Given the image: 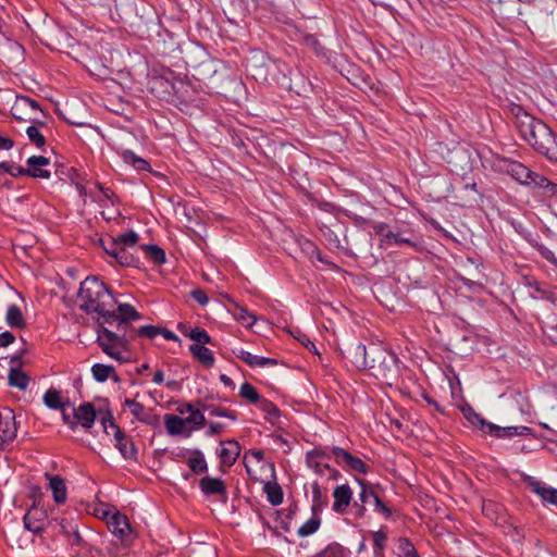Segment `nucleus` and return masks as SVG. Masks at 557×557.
<instances>
[{
    "mask_svg": "<svg viewBox=\"0 0 557 557\" xmlns=\"http://www.w3.org/2000/svg\"><path fill=\"white\" fill-rule=\"evenodd\" d=\"M79 309L87 314H97V323L103 321L122 325L125 321L140 319V314L129 304H117L107 285L96 276H88L81 283L77 295Z\"/></svg>",
    "mask_w": 557,
    "mask_h": 557,
    "instance_id": "nucleus-1",
    "label": "nucleus"
},
{
    "mask_svg": "<svg viewBox=\"0 0 557 557\" xmlns=\"http://www.w3.org/2000/svg\"><path fill=\"white\" fill-rule=\"evenodd\" d=\"M516 127L521 137L549 161L557 162V135L543 121L535 119L522 108L515 109Z\"/></svg>",
    "mask_w": 557,
    "mask_h": 557,
    "instance_id": "nucleus-2",
    "label": "nucleus"
},
{
    "mask_svg": "<svg viewBox=\"0 0 557 557\" xmlns=\"http://www.w3.org/2000/svg\"><path fill=\"white\" fill-rule=\"evenodd\" d=\"M129 322L125 321L122 325L117 323L109 325L101 321L97 326V343L104 354L120 362L128 360L125 354H127L126 331Z\"/></svg>",
    "mask_w": 557,
    "mask_h": 557,
    "instance_id": "nucleus-3",
    "label": "nucleus"
},
{
    "mask_svg": "<svg viewBox=\"0 0 557 557\" xmlns=\"http://www.w3.org/2000/svg\"><path fill=\"white\" fill-rule=\"evenodd\" d=\"M369 366L372 374L381 380H389L397 374V357L381 345L371 344L369 346Z\"/></svg>",
    "mask_w": 557,
    "mask_h": 557,
    "instance_id": "nucleus-4",
    "label": "nucleus"
},
{
    "mask_svg": "<svg viewBox=\"0 0 557 557\" xmlns=\"http://www.w3.org/2000/svg\"><path fill=\"white\" fill-rule=\"evenodd\" d=\"M11 114L17 121L35 124H42L41 117L46 116L39 103L27 96L15 97L11 107Z\"/></svg>",
    "mask_w": 557,
    "mask_h": 557,
    "instance_id": "nucleus-5",
    "label": "nucleus"
},
{
    "mask_svg": "<svg viewBox=\"0 0 557 557\" xmlns=\"http://www.w3.org/2000/svg\"><path fill=\"white\" fill-rule=\"evenodd\" d=\"M101 424L103 425L104 432L107 434H110V431H109L110 429L113 431V436L115 440V447L120 450L121 455L125 459H129V460L136 459L137 448H136L134 442L114 422L112 414L110 412H108L104 417H102Z\"/></svg>",
    "mask_w": 557,
    "mask_h": 557,
    "instance_id": "nucleus-6",
    "label": "nucleus"
},
{
    "mask_svg": "<svg viewBox=\"0 0 557 557\" xmlns=\"http://www.w3.org/2000/svg\"><path fill=\"white\" fill-rule=\"evenodd\" d=\"M281 62L270 59L261 51L252 52L247 59V67L257 79L268 81L269 76L274 78L271 72L274 69L281 71Z\"/></svg>",
    "mask_w": 557,
    "mask_h": 557,
    "instance_id": "nucleus-7",
    "label": "nucleus"
},
{
    "mask_svg": "<svg viewBox=\"0 0 557 557\" xmlns=\"http://www.w3.org/2000/svg\"><path fill=\"white\" fill-rule=\"evenodd\" d=\"M331 447L330 448H314L307 453L306 455V461L307 465L312 468L317 473L319 474H325V471L329 472V476L331 479L337 480L341 475L339 472L330 467L326 460L330 459Z\"/></svg>",
    "mask_w": 557,
    "mask_h": 557,
    "instance_id": "nucleus-8",
    "label": "nucleus"
},
{
    "mask_svg": "<svg viewBox=\"0 0 557 557\" xmlns=\"http://www.w3.org/2000/svg\"><path fill=\"white\" fill-rule=\"evenodd\" d=\"M503 169L516 181H518L521 184L524 185H535L536 181L541 178V175L531 171L529 168H527L524 164L509 160L504 159L503 160Z\"/></svg>",
    "mask_w": 557,
    "mask_h": 557,
    "instance_id": "nucleus-9",
    "label": "nucleus"
},
{
    "mask_svg": "<svg viewBox=\"0 0 557 557\" xmlns=\"http://www.w3.org/2000/svg\"><path fill=\"white\" fill-rule=\"evenodd\" d=\"M331 453L338 466L346 470H352L358 473H367L369 467L357 456L351 455L349 451L332 446Z\"/></svg>",
    "mask_w": 557,
    "mask_h": 557,
    "instance_id": "nucleus-10",
    "label": "nucleus"
},
{
    "mask_svg": "<svg viewBox=\"0 0 557 557\" xmlns=\"http://www.w3.org/2000/svg\"><path fill=\"white\" fill-rule=\"evenodd\" d=\"M483 432L497 438H510L513 436L524 437L532 435V429L529 426H499L494 423L483 424Z\"/></svg>",
    "mask_w": 557,
    "mask_h": 557,
    "instance_id": "nucleus-11",
    "label": "nucleus"
},
{
    "mask_svg": "<svg viewBox=\"0 0 557 557\" xmlns=\"http://www.w3.org/2000/svg\"><path fill=\"white\" fill-rule=\"evenodd\" d=\"M107 524L109 530L122 542L127 541L132 534V528L127 517L117 511L108 518Z\"/></svg>",
    "mask_w": 557,
    "mask_h": 557,
    "instance_id": "nucleus-12",
    "label": "nucleus"
},
{
    "mask_svg": "<svg viewBox=\"0 0 557 557\" xmlns=\"http://www.w3.org/2000/svg\"><path fill=\"white\" fill-rule=\"evenodd\" d=\"M17 434V426L13 410L5 408L0 412V438L4 443L14 441Z\"/></svg>",
    "mask_w": 557,
    "mask_h": 557,
    "instance_id": "nucleus-13",
    "label": "nucleus"
},
{
    "mask_svg": "<svg viewBox=\"0 0 557 557\" xmlns=\"http://www.w3.org/2000/svg\"><path fill=\"white\" fill-rule=\"evenodd\" d=\"M124 406L128 407L131 413L141 423L150 426H157L160 423L159 416L152 413L150 410H146L144 405L136 401L135 399L126 398Z\"/></svg>",
    "mask_w": 557,
    "mask_h": 557,
    "instance_id": "nucleus-14",
    "label": "nucleus"
},
{
    "mask_svg": "<svg viewBox=\"0 0 557 557\" xmlns=\"http://www.w3.org/2000/svg\"><path fill=\"white\" fill-rule=\"evenodd\" d=\"M187 455L188 458L185 462L194 474H202L208 471V463L201 450L183 449L176 454L180 458H185Z\"/></svg>",
    "mask_w": 557,
    "mask_h": 557,
    "instance_id": "nucleus-15",
    "label": "nucleus"
},
{
    "mask_svg": "<svg viewBox=\"0 0 557 557\" xmlns=\"http://www.w3.org/2000/svg\"><path fill=\"white\" fill-rule=\"evenodd\" d=\"M23 521L25 529L34 534H39L47 524V515L42 509L33 507L25 513Z\"/></svg>",
    "mask_w": 557,
    "mask_h": 557,
    "instance_id": "nucleus-16",
    "label": "nucleus"
},
{
    "mask_svg": "<svg viewBox=\"0 0 557 557\" xmlns=\"http://www.w3.org/2000/svg\"><path fill=\"white\" fill-rule=\"evenodd\" d=\"M333 497V510L337 513H344L351 502L352 491L349 485L342 484L334 488Z\"/></svg>",
    "mask_w": 557,
    "mask_h": 557,
    "instance_id": "nucleus-17",
    "label": "nucleus"
},
{
    "mask_svg": "<svg viewBox=\"0 0 557 557\" xmlns=\"http://www.w3.org/2000/svg\"><path fill=\"white\" fill-rule=\"evenodd\" d=\"M240 454V446L236 441L230 440L221 443V448L218 453L222 466H233Z\"/></svg>",
    "mask_w": 557,
    "mask_h": 557,
    "instance_id": "nucleus-18",
    "label": "nucleus"
},
{
    "mask_svg": "<svg viewBox=\"0 0 557 557\" xmlns=\"http://www.w3.org/2000/svg\"><path fill=\"white\" fill-rule=\"evenodd\" d=\"M348 358L357 369L366 370L367 366H369V363H367L368 359L370 358L369 347L362 343L352 344L348 348Z\"/></svg>",
    "mask_w": 557,
    "mask_h": 557,
    "instance_id": "nucleus-19",
    "label": "nucleus"
},
{
    "mask_svg": "<svg viewBox=\"0 0 557 557\" xmlns=\"http://www.w3.org/2000/svg\"><path fill=\"white\" fill-rule=\"evenodd\" d=\"M528 484L533 493L539 495L544 503L557 506V490L546 486L543 482L530 478Z\"/></svg>",
    "mask_w": 557,
    "mask_h": 557,
    "instance_id": "nucleus-20",
    "label": "nucleus"
},
{
    "mask_svg": "<svg viewBox=\"0 0 557 557\" xmlns=\"http://www.w3.org/2000/svg\"><path fill=\"white\" fill-rule=\"evenodd\" d=\"M73 416L76 424L79 423L83 428L90 429L96 419V411L90 403H85L78 408H73Z\"/></svg>",
    "mask_w": 557,
    "mask_h": 557,
    "instance_id": "nucleus-21",
    "label": "nucleus"
},
{
    "mask_svg": "<svg viewBox=\"0 0 557 557\" xmlns=\"http://www.w3.org/2000/svg\"><path fill=\"white\" fill-rule=\"evenodd\" d=\"M199 487L207 496L226 494V486L219 478L203 476L199 482Z\"/></svg>",
    "mask_w": 557,
    "mask_h": 557,
    "instance_id": "nucleus-22",
    "label": "nucleus"
},
{
    "mask_svg": "<svg viewBox=\"0 0 557 557\" xmlns=\"http://www.w3.org/2000/svg\"><path fill=\"white\" fill-rule=\"evenodd\" d=\"M49 481V488L52 492L57 504H63L66 500L67 492L64 480L60 475L46 474Z\"/></svg>",
    "mask_w": 557,
    "mask_h": 557,
    "instance_id": "nucleus-23",
    "label": "nucleus"
},
{
    "mask_svg": "<svg viewBox=\"0 0 557 557\" xmlns=\"http://www.w3.org/2000/svg\"><path fill=\"white\" fill-rule=\"evenodd\" d=\"M189 351L193 357L199 361L202 366L207 368L213 367L215 362V358L213 352L207 348L205 345L191 344L189 346Z\"/></svg>",
    "mask_w": 557,
    "mask_h": 557,
    "instance_id": "nucleus-24",
    "label": "nucleus"
},
{
    "mask_svg": "<svg viewBox=\"0 0 557 557\" xmlns=\"http://www.w3.org/2000/svg\"><path fill=\"white\" fill-rule=\"evenodd\" d=\"M164 425L169 435L176 436L187 433L184 419L178 416L165 414Z\"/></svg>",
    "mask_w": 557,
    "mask_h": 557,
    "instance_id": "nucleus-25",
    "label": "nucleus"
},
{
    "mask_svg": "<svg viewBox=\"0 0 557 557\" xmlns=\"http://www.w3.org/2000/svg\"><path fill=\"white\" fill-rule=\"evenodd\" d=\"M44 404L53 410H63L66 406H70V401H63L60 391L55 388H49L44 395Z\"/></svg>",
    "mask_w": 557,
    "mask_h": 557,
    "instance_id": "nucleus-26",
    "label": "nucleus"
},
{
    "mask_svg": "<svg viewBox=\"0 0 557 557\" xmlns=\"http://www.w3.org/2000/svg\"><path fill=\"white\" fill-rule=\"evenodd\" d=\"M91 373L94 379L100 383L106 382L108 379H113L115 382L119 381V377L112 366L95 363L91 367Z\"/></svg>",
    "mask_w": 557,
    "mask_h": 557,
    "instance_id": "nucleus-27",
    "label": "nucleus"
},
{
    "mask_svg": "<svg viewBox=\"0 0 557 557\" xmlns=\"http://www.w3.org/2000/svg\"><path fill=\"white\" fill-rule=\"evenodd\" d=\"M9 385L25 391L29 384V376L17 367H11L9 371Z\"/></svg>",
    "mask_w": 557,
    "mask_h": 557,
    "instance_id": "nucleus-28",
    "label": "nucleus"
},
{
    "mask_svg": "<svg viewBox=\"0 0 557 557\" xmlns=\"http://www.w3.org/2000/svg\"><path fill=\"white\" fill-rule=\"evenodd\" d=\"M5 322L10 327L22 330L26 322L18 306L11 305L5 314Z\"/></svg>",
    "mask_w": 557,
    "mask_h": 557,
    "instance_id": "nucleus-29",
    "label": "nucleus"
},
{
    "mask_svg": "<svg viewBox=\"0 0 557 557\" xmlns=\"http://www.w3.org/2000/svg\"><path fill=\"white\" fill-rule=\"evenodd\" d=\"M177 327H178V330H181L183 332V334L185 336H187L191 341H194L195 342L194 344L206 345V344L212 343L211 336L208 334V332L205 329L195 327V329L190 330L189 332H186L185 325L183 323H180Z\"/></svg>",
    "mask_w": 557,
    "mask_h": 557,
    "instance_id": "nucleus-30",
    "label": "nucleus"
},
{
    "mask_svg": "<svg viewBox=\"0 0 557 557\" xmlns=\"http://www.w3.org/2000/svg\"><path fill=\"white\" fill-rule=\"evenodd\" d=\"M358 483L361 486V491L359 493V500L362 503V505L358 506L357 516L363 517L366 512L364 504L372 500L376 492L371 485L367 484L364 480H358Z\"/></svg>",
    "mask_w": 557,
    "mask_h": 557,
    "instance_id": "nucleus-31",
    "label": "nucleus"
},
{
    "mask_svg": "<svg viewBox=\"0 0 557 557\" xmlns=\"http://www.w3.org/2000/svg\"><path fill=\"white\" fill-rule=\"evenodd\" d=\"M120 156L125 163L133 165L137 171H150L148 161L136 156L132 150L124 149Z\"/></svg>",
    "mask_w": 557,
    "mask_h": 557,
    "instance_id": "nucleus-32",
    "label": "nucleus"
},
{
    "mask_svg": "<svg viewBox=\"0 0 557 557\" xmlns=\"http://www.w3.org/2000/svg\"><path fill=\"white\" fill-rule=\"evenodd\" d=\"M382 242L385 243L386 245L406 244V245L414 248L416 250L421 249V246L418 243L413 242L409 237L403 236L401 233L387 232V233L383 234Z\"/></svg>",
    "mask_w": 557,
    "mask_h": 557,
    "instance_id": "nucleus-33",
    "label": "nucleus"
},
{
    "mask_svg": "<svg viewBox=\"0 0 557 557\" xmlns=\"http://www.w3.org/2000/svg\"><path fill=\"white\" fill-rule=\"evenodd\" d=\"M186 428L190 425L191 428L187 431L185 434L186 437H189L191 434V431L201 429L206 423V418L200 409H196L195 411H191L188 417L183 418Z\"/></svg>",
    "mask_w": 557,
    "mask_h": 557,
    "instance_id": "nucleus-34",
    "label": "nucleus"
},
{
    "mask_svg": "<svg viewBox=\"0 0 557 557\" xmlns=\"http://www.w3.org/2000/svg\"><path fill=\"white\" fill-rule=\"evenodd\" d=\"M4 171L9 174H11L12 176H18V175H27V176H30V177H35V178H49V174L48 173H45V172H40V171H36V169H33V170H28V169H24L23 166H20V165H5V169Z\"/></svg>",
    "mask_w": 557,
    "mask_h": 557,
    "instance_id": "nucleus-35",
    "label": "nucleus"
},
{
    "mask_svg": "<svg viewBox=\"0 0 557 557\" xmlns=\"http://www.w3.org/2000/svg\"><path fill=\"white\" fill-rule=\"evenodd\" d=\"M114 259L123 267L137 268L139 264V259L131 253L125 247H119Z\"/></svg>",
    "mask_w": 557,
    "mask_h": 557,
    "instance_id": "nucleus-36",
    "label": "nucleus"
},
{
    "mask_svg": "<svg viewBox=\"0 0 557 557\" xmlns=\"http://www.w3.org/2000/svg\"><path fill=\"white\" fill-rule=\"evenodd\" d=\"M201 409L207 411L210 416L213 417H222L231 419L232 421H236V413L230 409L222 408L214 404H201Z\"/></svg>",
    "mask_w": 557,
    "mask_h": 557,
    "instance_id": "nucleus-37",
    "label": "nucleus"
},
{
    "mask_svg": "<svg viewBox=\"0 0 557 557\" xmlns=\"http://www.w3.org/2000/svg\"><path fill=\"white\" fill-rule=\"evenodd\" d=\"M264 491L268 496V500L273 506H278L283 503V491L276 483H267Z\"/></svg>",
    "mask_w": 557,
    "mask_h": 557,
    "instance_id": "nucleus-38",
    "label": "nucleus"
},
{
    "mask_svg": "<svg viewBox=\"0 0 557 557\" xmlns=\"http://www.w3.org/2000/svg\"><path fill=\"white\" fill-rule=\"evenodd\" d=\"M146 251L147 257L157 264H163L166 261L165 252L157 245H143L140 247Z\"/></svg>",
    "mask_w": 557,
    "mask_h": 557,
    "instance_id": "nucleus-39",
    "label": "nucleus"
},
{
    "mask_svg": "<svg viewBox=\"0 0 557 557\" xmlns=\"http://www.w3.org/2000/svg\"><path fill=\"white\" fill-rule=\"evenodd\" d=\"M44 125H45V122L42 121V124L32 123V125H29L26 128V134H27L29 141L33 143L34 145H36V147H38V148L44 147L46 144L45 136L38 129V126H44Z\"/></svg>",
    "mask_w": 557,
    "mask_h": 557,
    "instance_id": "nucleus-40",
    "label": "nucleus"
},
{
    "mask_svg": "<svg viewBox=\"0 0 557 557\" xmlns=\"http://www.w3.org/2000/svg\"><path fill=\"white\" fill-rule=\"evenodd\" d=\"M351 552L344 546L333 543L320 553V557H350Z\"/></svg>",
    "mask_w": 557,
    "mask_h": 557,
    "instance_id": "nucleus-41",
    "label": "nucleus"
},
{
    "mask_svg": "<svg viewBox=\"0 0 557 557\" xmlns=\"http://www.w3.org/2000/svg\"><path fill=\"white\" fill-rule=\"evenodd\" d=\"M397 550L399 557H419L414 545L407 537L398 539Z\"/></svg>",
    "mask_w": 557,
    "mask_h": 557,
    "instance_id": "nucleus-42",
    "label": "nucleus"
},
{
    "mask_svg": "<svg viewBox=\"0 0 557 557\" xmlns=\"http://www.w3.org/2000/svg\"><path fill=\"white\" fill-rule=\"evenodd\" d=\"M26 163L28 165V170L36 169L37 172H45L49 174V177L51 176V172L45 169V166H47L50 163V160L48 158L42 156H32L27 159Z\"/></svg>",
    "mask_w": 557,
    "mask_h": 557,
    "instance_id": "nucleus-43",
    "label": "nucleus"
},
{
    "mask_svg": "<svg viewBox=\"0 0 557 557\" xmlns=\"http://www.w3.org/2000/svg\"><path fill=\"white\" fill-rule=\"evenodd\" d=\"M239 396L247 399L250 404H256L261 397L256 387L248 382L242 384L239 388Z\"/></svg>",
    "mask_w": 557,
    "mask_h": 557,
    "instance_id": "nucleus-44",
    "label": "nucleus"
},
{
    "mask_svg": "<svg viewBox=\"0 0 557 557\" xmlns=\"http://www.w3.org/2000/svg\"><path fill=\"white\" fill-rule=\"evenodd\" d=\"M387 535L383 530L373 533V553L375 556H384L383 549L385 548Z\"/></svg>",
    "mask_w": 557,
    "mask_h": 557,
    "instance_id": "nucleus-45",
    "label": "nucleus"
},
{
    "mask_svg": "<svg viewBox=\"0 0 557 557\" xmlns=\"http://www.w3.org/2000/svg\"><path fill=\"white\" fill-rule=\"evenodd\" d=\"M115 238L119 243V246L125 248L134 247L139 240L138 234L134 231H128L126 233L120 234Z\"/></svg>",
    "mask_w": 557,
    "mask_h": 557,
    "instance_id": "nucleus-46",
    "label": "nucleus"
},
{
    "mask_svg": "<svg viewBox=\"0 0 557 557\" xmlns=\"http://www.w3.org/2000/svg\"><path fill=\"white\" fill-rule=\"evenodd\" d=\"M258 408L265 412V414L269 417V419H275L280 416L277 407L270 400L265 398H261L260 400L256 403Z\"/></svg>",
    "mask_w": 557,
    "mask_h": 557,
    "instance_id": "nucleus-47",
    "label": "nucleus"
},
{
    "mask_svg": "<svg viewBox=\"0 0 557 557\" xmlns=\"http://www.w3.org/2000/svg\"><path fill=\"white\" fill-rule=\"evenodd\" d=\"M320 523L321 521L319 518H311L298 529V534L300 536H309L319 529Z\"/></svg>",
    "mask_w": 557,
    "mask_h": 557,
    "instance_id": "nucleus-48",
    "label": "nucleus"
},
{
    "mask_svg": "<svg viewBox=\"0 0 557 557\" xmlns=\"http://www.w3.org/2000/svg\"><path fill=\"white\" fill-rule=\"evenodd\" d=\"M276 364H277L276 359L252 355L251 361L248 366L252 367V368H255V367L263 368V367L276 366Z\"/></svg>",
    "mask_w": 557,
    "mask_h": 557,
    "instance_id": "nucleus-49",
    "label": "nucleus"
},
{
    "mask_svg": "<svg viewBox=\"0 0 557 557\" xmlns=\"http://www.w3.org/2000/svg\"><path fill=\"white\" fill-rule=\"evenodd\" d=\"M536 186L544 188L550 196L557 195V184L550 182L543 175L536 181Z\"/></svg>",
    "mask_w": 557,
    "mask_h": 557,
    "instance_id": "nucleus-50",
    "label": "nucleus"
},
{
    "mask_svg": "<svg viewBox=\"0 0 557 557\" xmlns=\"http://www.w3.org/2000/svg\"><path fill=\"white\" fill-rule=\"evenodd\" d=\"M372 502L374 504L375 510L379 513H381L384 518L388 519L392 516V509L382 502L377 493L375 494Z\"/></svg>",
    "mask_w": 557,
    "mask_h": 557,
    "instance_id": "nucleus-51",
    "label": "nucleus"
},
{
    "mask_svg": "<svg viewBox=\"0 0 557 557\" xmlns=\"http://www.w3.org/2000/svg\"><path fill=\"white\" fill-rule=\"evenodd\" d=\"M137 333L141 337L153 338L160 334V329L153 325H144L138 329Z\"/></svg>",
    "mask_w": 557,
    "mask_h": 557,
    "instance_id": "nucleus-52",
    "label": "nucleus"
},
{
    "mask_svg": "<svg viewBox=\"0 0 557 557\" xmlns=\"http://www.w3.org/2000/svg\"><path fill=\"white\" fill-rule=\"evenodd\" d=\"M101 244H102V246H103L104 251H106L109 256H111V257H113V258H114V257H115V255H116V251H117V249H119V247H120V246H119V243H117V240H116V238H115V237H111V238H110L109 240H107V242H106V240H101Z\"/></svg>",
    "mask_w": 557,
    "mask_h": 557,
    "instance_id": "nucleus-53",
    "label": "nucleus"
},
{
    "mask_svg": "<svg viewBox=\"0 0 557 557\" xmlns=\"http://www.w3.org/2000/svg\"><path fill=\"white\" fill-rule=\"evenodd\" d=\"M190 295L201 306H206L209 302L207 294L200 288L193 289Z\"/></svg>",
    "mask_w": 557,
    "mask_h": 557,
    "instance_id": "nucleus-54",
    "label": "nucleus"
},
{
    "mask_svg": "<svg viewBox=\"0 0 557 557\" xmlns=\"http://www.w3.org/2000/svg\"><path fill=\"white\" fill-rule=\"evenodd\" d=\"M238 320L245 323L247 326H251L256 322V317L249 313L247 310L242 309L238 315Z\"/></svg>",
    "mask_w": 557,
    "mask_h": 557,
    "instance_id": "nucleus-55",
    "label": "nucleus"
},
{
    "mask_svg": "<svg viewBox=\"0 0 557 557\" xmlns=\"http://www.w3.org/2000/svg\"><path fill=\"white\" fill-rule=\"evenodd\" d=\"M466 417L472 424L479 425L482 431H483V424L490 423V422H486L483 418H481V416H479L478 413H475L473 411H471V413L467 414Z\"/></svg>",
    "mask_w": 557,
    "mask_h": 557,
    "instance_id": "nucleus-56",
    "label": "nucleus"
},
{
    "mask_svg": "<svg viewBox=\"0 0 557 557\" xmlns=\"http://www.w3.org/2000/svg\"><path fill=\"white\" fill-rule=\"evenodd\" d=\"M14 341H15V336L9 331H5L0 334V346L1 347H7V346L11 345L12 343H14Z\"/></svg>",
    "mask_w": 557,
    "mask_h": 557,
    "instance_id": "nucleus-57",
    "label": "nucleus"
},
{
    "mask_svg": "<svg viewBox=\"0 0 557 557\" xmlns=\"http://www.w3.org/2000/svg\"><path fill=\"white\" fill-rule=\"evenodd\" d=\"M233 352L235 354V356L237 358H239L240 360H243L245 363L249 364L250 361H251V357H252V354L243 349V348H239V349H235L233 350Z\"/></svg>",
    "mask_w": 557,
    "mask_h": 557,
    "instance_id": "nucleus-58",
    "label": "nucleus"
},
{
    "mask_svg": "<svg viewBox=\"0 0 557 557\" xmlns=\"http://www.w3.org/2000/svg\"><path fill=\"white\" fill-rule=\"evenodd\" d=\"M297 338L308 350L317 352L314 343L307 335L300 334Z\"/></svg>",
    "mask_w": 557,
    "mask_h": 557,
    "instance_id": "nucleus-59",
    "label": "nucleus"
},
{
    "mask_svg": "<svg viewBox=\"0 0 557 557\" xmlns=\"http://www.w3.org/2000/svg\"><path fill=\"white\" fill-rule=\"evenodd\" d=\"M224 425L219 422H211L209 424V429L207 431V434L210 436L218 435L223 431Z\"/></svg>",
    "mask_w": 557,
    "mask_h": 557,
    "instance_id": "nucleus-60",
    "label": "nucleus"
},
{
    "mask_svg": "<svg viewBox=\"0 0 557 557\" xmlns=\"http://www.w3.org/2000/svg\"><path fill=\"white\" fill-rule=\"evenodd\" d=\"M247 458H253L257 462H260L263 460L264 458V454L262 450L260 449H253V450H249L246 455H245V459Z\"/></svg>",
    "mask_w": 557,
    "mask_h": 557,
    "instance_id": "nucleus-61",
    "label": "nucleus"
},
{
    "mask_svg": "<svg viewBox=\"0 0 557 557\" xmlns=\"http://www.w3.org/2000/svg\"><path fill=\"white\" fill-rule=\"evenodd\" d=\"M540 252L541 255L549 262H556V257H555V253L549 250L548 248L544 247V246H541L540 247Z\"/></svg>",
    "mask_w": 557,
    "mask_h": 557,
    "instance_id": "nucleus-62",
    "label": "nucleus"
},
{
    "mask_svg": "<svg viewBox=\"0 0 557 557\" xmlns=\"http://www.w3.org/2000/svg\"><path fill=\"white\" fill-rule=\"evenodd\" d=\"M14 146V141L9 137L0 135V150H9Z\"/></svg>",
    "mask_w": 557,
    "mask_h": 557,
    "instance_id": "nucleus-63",
    "label": "nucleus"
},
{
    "mask_svg": "<svg viewBox=\"0 0 557 557\" xmlns=\"http://www.w3.org/2000/svg\"><path fill=\"white\" fill-rule=\"evenodd\" d=\"M61 411H62V419H63L64 423H66L72 430L75 429L76 421H75L74 417L71 418V416L69 413H66L65 408H63V410H61Z\"/></svg>",
    "mask_w": 557,
    "mask_h": 557,
    "instance_id": "nucleus-64",
    "label": "nucleus"
}]
</instances>
